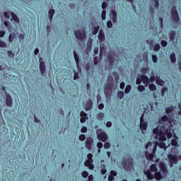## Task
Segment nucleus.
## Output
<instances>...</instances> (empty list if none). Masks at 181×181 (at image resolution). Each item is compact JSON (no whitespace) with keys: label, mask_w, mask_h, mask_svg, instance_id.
I'll return each instance as SVG.
<instances>
[{"label":"nucleus","mask_w":181,"mask_h":181,"mask_svg":"<svg viewBox=\"0 0 181 181\" xmlns=\"http://www.w3.org/2000/svg\"><path fill=\"white\" fill-rule=\"evenodd\" d=\"M170 123L169 122V117L166 115L163 116L161 119L159 120L158 126L153 130V133L156 135L154 138L157 141H156V144L153 145L152 153H149L148 151L145 152L146 159L148 160L153 159L155 153H156L157 146H159V148L165 151L168 149L165 141L167 139L166 136L168 139L172 138V132H170Z\"/></svg>","instance_id":"nucleus-1"},{"label":"nucleus","mask_w":181,"mask_h":181,"mask_svg":"<svg viewBox=\"0 0 181 181\" xmlns=\"http://www.w3.org/2000/svg\"><path fill=\"white\" fill-rule=\"evenodd\" d=\"M160 169L161 172H158V168H156V164H152L150 167V170L148 171H144L145 175H146L148 180H152V179H156V180H160L163 177L168 176V168H166V164L165 163H160Z\"/></svg>","instance_id":"nucleus-2"},{"label":"nucleus","mask_w":181,"mask_h":181,"mask_svg":"<svg viewBox=\"0 0 181 181\" xmlns=\"http://www.w3.org/2000/svg\"><path fill=\"white\" fill-rule=\"evenodd\" d=\"M122 165L124 170L131 171L134 169V159L126 158L122 161Z\"/></svg>","instance_id":"nucleus-3"},{"label":"nucleus","mask_w":181,"mask_h":181,"mask_svg":"<svg viewBox=\"0 0 181 181\" xmlns=\"http://www.w3.org/2000/svg\"><path fill=\"white\" fill-rule=\"evenodd\" d=\"M168 156L170 162V168H173V165H176L179 162V158L176 154H168Z\"/></svg>","instance_id":"nucleus-4"},{"label":"nucleus","mask_w":181,"mask_h":181,"mask_svg":"<svg viewBox=\"0 0 181 181\" xmlns=\"http://www.w3.org/2000/svg\"><path fill=\"white\" fill-rule=\"evenodd\" d=\"M75 36L78 40L83 42L86 39V30H77L75 31Z\"/></svg>","instance_id":"nucleus-5"},{"label":"nucleus","mask_w":181,"mask_h":181,"mask_svg":"<svg viewBox=\"0 0 181 181\" xmlns=\"http://www.w3.org/2000/svg\"><path fill=\"white\" fill-rule=\"evenodd\" d=\"M171 13H172V19L173 22H175V23H177V22H179V13L177 12L176 7H173L172 8Z\"/></svg>","instance_id":"nucleus-6"},{"label":"nucleus","mask_w":181,"mask_h":181,"mask_svg":"<svg viewBox=\"0 0 181 181\" xmlns=\"http://www.w3.org/2000/svg\"><path fill=\"white\" fill-rule=\"evenodd\" d=\"M110 83L107 85V88L105 89V93L107 94V89L108 88L111 91L114 88V78L112 76H108L107 78Z\"/></svg>","instance_id":"nucleus-7"},{"label":"nucleus","mask_w":181,"mask_h":181,"mask_svg":"<svg viewBox=\"0 0 181 181\" xmlns=\"http://www.w3.org/2000/svg\"><path fill=\"white\" fill-rule=\"evenodd\" d=\"M116 57H117V55L112 51H110L108 52V59H109L110 66H113L114 62H115Z\"/></svg>","instance_id":"nucleus-8"},{"label":"nucleus","mask_w":181,"mask_h":181,"mask_svg":"<svg viewBox=\"0 0 181 181\" xmlns=\"http://www.w3.org/2000/svg\"><path fill=\"white\" fill-rule=\"evenodd\" d=\"M144 118H145V114H143L140 118V128L141 129L145 131V129H146V127H148V124L146 122H145Z\"/></svg>","instance_id":"nucleus-9"},{"label":"nucleus","mask_w":181,"mask_h":181,"mask_svg":"<svg viewBox=\"0 0 181 181\" xmlns=\"http://www.w3.org/2000/svg\"><path fill=\"white\" fill-rule=\"evenodd\" d=\"M74 56L75 59V62L76 63V67L79 71H81V68L80 67V57H78V54H77V52H76L75 50H74Z\"/></svg>","instance_id":"nucleus-10"},{"label":"nucleus","mask_w":181,"mask_h":181,"mask_svg":"<svg viewBox=\"0 0 181 181\" xmlns=\"http://www.w3.org/2000/svg\"><path fill=\"white\" fill-rule=\"evenodd\" d=\"M40 69L42 74L46 73V65L45 62H43V58H40Z\"/></svg>","instance_id":"nucleus-11"},{"label":"nucleus","mask_w":181,"mask_h":181,"mask_svg":"<svg viewBox=\"0 0 181 181\" xmlns=\"http://www.w3.org/2000/svg\"><path fill=\"white\" fill-rule=\"evenodd\" d=\"M98 138L99 141H102V142H105L107 139H108V135L107 134L102 132L98 134Z\"/></svg>","instance_id":"nucleus-12"},{"label":"nucleus","mask_w":181,"mask_h":181,"mask_svg":"<svg viewBox=\"0 0 181 181\" xmlns=\"http://www.w3.org/2000/svg\"><path fill=\"white\" fill-rule=\"evenodd\" d=\"M84 165L91 170V153L88 154V160L85 161Z\"/></svg>","instance_id":"nucleus-13"},{"label":"nucleus","mask_w":181,"mask_h":181,"mask_svg":"<svg viewBox=\"0 0 181 181\" xmlns=\"http://www.w3.org/2000/svg\"><path fill=\"white\" fill-rule=\"evenodd\" d=\"M141 81L145 84L146 87H148V85L149 83H151L149 78L145 75H141Z\"/></svg>","instance_id":"nucleus-14"},{"label":"nucleus","mask_w":181,"mask_h":181,"mask_svg":"<svg viewBox=\"0 0 181 181\" xmlns=\"http://www.w3.org/2000/svg\"><path fill=\"white\" fill-rule=\"evenodd\" d=\"M6 104L7 107H11L12 106V97L9 95V94L6 95Z\"/></svg>","instance_id":"nucleus-15"},{"label":"nucleus","mask_w":181,"mask_h":181,"mask_svg":"<svg viewBox=\"0 0 181 181\" xmlns=\"http://www.w3.org/2000/svg\"><path fill=\"white\" fill-rule=\"evenodd\" d=\"M98 39L100 42H104L105 40V34H104V30H100L98 35Z\"/></svg>","instance_id":"nucleus-16"},{"label":"nucleus","mask_w":181,"mask_h":181,"mask_svg":"<svg viewBox=\"0 0 181 181\" xmlns=\"http://www.w3.org/2000/svg\"><path fill=\"white\" fill-rule=\"evenodd\" d=\"M86 119H88L87 113H86L85 112H81V124H84V122H86Z\"/></svg>","instance_id":"nucleus-17"},{"label":"nucleus","mask_w":181,"mask_h":181,"mask_svg":"<svg viewBox=\"0 0 181 181\" xmlns=\"http://www.w3.org/2000/svg\"><path fill=\"white\" fill-rule=\"evenodd\" d=\"M11 21H14V22H16V23H19V18H18V16H16V14H15V13L11 12Z\"/></svg>","instance_id":"nucleus-18"},{"label":"nucleus","mask_w":181,"mask_h":181,"mask_svg":"<svg viewBox=\"0 0 181 181\" xmlns=\"http://www.w3.org/2000/svg\"><path fill=\"white\" fill-rule=\"evenodd\" d=\"M88 52H91V37L88 40V47L86 49V52L88 54Z\"/></svg>","instance_id":"nucleus-19"},{"label":"nucleus","mask_w":181,"mask_h":181,"mask_svg":"<svg viewBox=\"0 0 181 181\" xmlns=\"http://www.w3.org/2000/svg\"><path fill=\"white\" fill-rule=\"evenodd\" d=\"M114 176H117V172L112 170L110 172V175H109V177H108V180L109 181L114 180Z\"/></svg>","instance_id":"nucleus-20"},{"label":"nucleus","mask_w":181,"mask_h":181,"mask_svg":"<svg viewBox=\"0 0 181 181\" xmlns=\"http://www.w3.org/2000/svg\"><path fill=\"white\" fill-rule=\"evenodd\" d=\"M86 146L87 149H91V137H88L86 140Z\"/></svg>","instance_id":"nucleus-21"},{"label":"nucleus","mask_w":181,"mask_h":181,"mask_svg":"<svg viewBox=\"0 0 181 181\" xmlns=\"http://www.w3.org/2000/svg\"><path fill=\"white\" fill-rule=\"evenodd\" d=\"M54 15V9L52 8L49 11V18L50 22H52Z\"/></svg>","instance_id":"nucleus-22"},{"label":"nucleus","mask_w":181,"mask_h":181,"mask_svg":"<svg viewBox=\"0 0 181 181\" xmlns=\"http://www.w3.org/2000/svg\"><path fill=\"white\" fill-rule=\"evenodd\" d=\"M175 36H176V33H175V31H171L170 33V40H171V42H173V40H175Z\"/></svg>","instance_id":"nucleus-23"},{"label":"nucleus","mask_w":181,"mask_h":181,"mask_svg":"<svg viewBox=\"0 0 181 181\" xmlns=\"http://www.w3.org/2000/svg\"><path fill=\"white\" fill-rule=\"evenodd\" d=\"M171 145H173V146H175L176 148H178L179 143L177 142V140L176 139H173L171 141Z\"/></svg>","instance_id":"nucleus-24"},{"label":"nucleus","mask_w":181,"mask_h":181,"mask_svg":"<svg viewBox=\"0 0 181 181\" xmlns=\"http://www.w3.org/2000/svg\"><path fill=\"white\" fill-rule=\"evenodd\" d=\"M98 30H100V26L97 25L96 27H94L92 30L93 35H97Z\"/></svg>","instance_id":"nucleus-25"},{"label":"nucleus","mask_w":181,"mask_h":181,"mask_svg":"<svg viewBox=\"0 0 181 181\" xmlns=\"http://www.w3.org/2000/svg\"><path fill=\"white\" fill-rule=\"evenodd\" d=\"M170 59L172 62V63H175L176 62V54L175 53H173L170 54Z\"/></svg>","instance_id":"nucleus-26"},{"label":"nucleus","mask_w":181,"mask_h":181,"mask_svg":"<svg viewBox=\"0 0 181 181\" xmlns=\"http://www.w3.org/2000/svg\"><path fill=\"white\" fill-rule=\"evenodd\" d=\"M132 89V86H131V85H127L124 90L125 94H128L129 93H130Z\"/></svg>","instance_id":"nucleus-27"},{"label":"nucleus","mask_w":181,"mask_h":181,"mask_svg":"<svg viewBox=\"0 0 181 181\" xmlns=\"http://www.w3.org/2000/svg\"><path fill=\"white\" fill-rule=\"evenodd\" d=\"M112 15L113 16V22L115 23V22H117V12L115 11H112Z\"/></svg>","instance_id":"nucleus-28"},{"label":"nucleus","mask_w":181,"mask_h":181,"mask_svg":"<svg viewBox=\"0 0 181 181\" xmlns=\"http://www.w3.org/2000/svg\"><path fill=\"white\" fill-rule=\"evenodd\" d=\"M148 87L151 91H155L156 90V86H155L153 83L150 84Z\"/></svg>","instance_id":"nucleus-29"},{"label":"nucleus","mask_w":181,"mask_h":181,"mask_svg":"<svg viewBox=\"0 0 181 181\" xmlns=\"http://www.w3.org/2000/svg\"><path fill=\"white\" fill-rule=\"evenodd\" d=\"M97 147L98 148V153H100L101 152L100 149H101V148H103V143L98 142L97 144Z\"/></svg>","instance_id":"nucleus-30"},{"label":"nucleus","mask_w":181,"mask_h":181,"mask_svg":"<svg viewBox=\"0 0 181 181\" xmlns=\"http://www.w3.org/2000/svg\"><path fill=\"white\" fill-rule=\"evenodd\" d=\"M88 107H86V111H88V110H91V99L88 100Z\"/></svg>","instance_id":"nucleus-31"},{"label":"nucleus","mask_w":181,"mask_h":181,"mask_svg":"<svg viewBox=\"0 0 181 181\" xmlns=\"http://www.w3.org/2000/svg\"><path fill=\"white\" fill-rule=\"evenodd\" d=\"M15 39V34H10L8 40L10 42H13V40Z\"/></svg>","instance_id":"nucleus-32"},{"label":"nucleus","mask_w":181,"mask_h":181,"mask_svg":"<svg viewBox=\"0 0 181 181\" xmlns=\"http://www.w3.org/2000/svg\"><path fill=\"white\" fill-rule=\"evenodd\" d=\"M82 177H84L85 179H87L90 175H88V173L87 171H83L82 173Z\"/></svg>","instance_id":"nucleus-33"},{"label":"nucleus","mask_w":181,"mask_h":181,"mask_svg":"<svg viewBox=\"0 0 181 181\" xmlns=\"http://www.w3.org/2000/svg\"><path fill=\"white\" fill-rule=\"evenodd\" d=\"M172 111H173V107H167L165 109V112L167 114H170V112H172Z\"/></svg>","instance_id":"nucleus-34"},{"label":"nucleus","mask_w":181,"mask_h":181,"mask_svg":"<svg viewBox=\"0 0 181 181\" xmlns=\"http://www.w3.org/2000/svg\"><path fill=\"white\" fill-rule=\"evenodd\" d=\"M168 92V88L164 87L161 90V95L163 97L165 95V93Z\"/></svg>","instance_id":"nucleus-35"},{"label":"nucleus","mask_w":181,"mask_h":181,"mask_svg":"<svg viewBox=\"0 0 181 181\" xmlns=\"http://www.w3.org/2000/svg\"><path fill=\"white\" fill-rule=\"evenodd\" d=\"M138 90L139 91H140L141 93H142V91H144L145 90V86H142V85H139L138 86Z\"/></svg>","instance_id":"nucleus-36"},{"label":"nucleus","mask_w":181,"mask_h":181,"mask_svg":"<svg viewBox=\"0 0 181 181\" xmlns=\"http://www.w3.org/2000/svg\"><path fill=\"white\" fill-rule=\"evenodd\" d=\"M105 15H107V11L105 10H103L102 11V15H101V18L103 21L105 20Z\"/></svg>","instance_id":"nucleus-37"},{"label":"nucleus","mask_w":181,"mask_h":181,"mask_svg":"<svg viewBox=\"0 0 181 181\" xmlns=\"http://www.w3.org/2000/svg\"><path fill=\"white\" fill-rule=\"evenodd\" d=\"M7 54L8 56V57H15V54H13V52H12V51L8 50L7 52Z\"/></svg>","instance_id":"nucleus-38"},{"label":"nucleus","mask_w":181,"mask_h":181,"mask_svg":"<svg viewBox=\"0 0 181 181\" xmlns=\"http://www.w3.org/2000/svg\"><path fill=\"white\" fill-rule=\"evenodd\" d=\"M117 97H118V98H119L120 100L122 99V98L124 97V92L119 91V92L117 93Z\"/></svg>","instance_id":"nucleus-39"},{"label":"nucleus","mask_w":181,"mask_h":181,"mask_svg":"<svg viewBox=\"0 0 181 181\" xmlns=\"http://www.w3.org/2000/svg\"><path fill=\"white\" fill-rule=\"evenodd\" d=\"M160 49V45L159 44H156L154 46V52H158Z\"/></svg>","instance_id":"nucleus-40"},{"label":"nucleus","mask_w":181,"mask_h":181,"mask_svg":"<svg viewBox=\"0 0 181 181\" xmlns=\"http://www.w3.org/2000/svg\"><path fill=\"white\" fill-rule=\"evenodd\" d=\"M156 83H157V84H159V86H163L165 82H163V81H162L159 78H156Z\"/></svg>","instance_id":"nucleus-41"},{"label":"nucleus","mask_w":181,"mask_h":181,"mask_svg":"<svg viewBox=\"0 0 181 181\" xmlns=\"http://www.w3.org/2000/svg\"><path fill=\"white\" fill-rule=\"evenodd\" d=\"M136 84L139 85L141 84V83H142V78H141V76H138L137 77V79H136Z\"/></svg>","instance_id":"nucleus-42"},{"label":"nucleus","mask_w":181,"mask_h":181,"mask_svg":"<svg viewBox=\"0 0 181 181\" xmlns=\"http://www.w3.org/2000/svg\"><path fill=\"white\" fill-rule=\"evenodd\" d=\"M74 71V80H77V78H80V76H78V73L76 72V71Z\"/></svg>","instance_id":"nucleus-43"},{"label":"nucleus","mask_w":181,"mask_h":181,"mask_svg":"<svg viewBox=\"0 0 181 181\" xmlns=\"http://www.w3.org/2000/svg\"><path fill=\"white\" fill-rule=\"evenodd\" d=\"M151 149L152 148V142L149 141L146 145V149Z\"/></svg>","instance_id":"nucleus-44"},{"label":"nucleus","mask_w":181,"mask_h":181,"mask_svg":"<svg viewBox=\"0 0 181 181\" xmlns=\"http://www.w3.org/2000/svg\"><path fill=\"white\" fill-rule=\"evenodd\" d=\"M152 59H153V63H157L158 62V57L156 55H153Z\"/></svg>","instance_id":"nucleus-45"},{"label":"nucleus","mask_w":181,"mask_h":181,"mask_svg":"<svg viewBox=\"0 0 181 181\" xmlns=\"http://www.w3.org/2000/svg\"><path fill=\"white\" fill-rule=\"evenodd\" d=\"M141 72L143 73V74H146V73H148V68H142Z\"/></svg>","instance_id":"nucleus-46"},{"label":"nucleus","mask_w":181,"mask_h":181,"mask_svg":"<svg viewBox=\"0 0 181 181\" xmlns=\"http://www.w3.org/2000/svg\"><path fill=\"white\" fill-rule=\"evenodd\" d=\"M103 53H104V48H103V45H100V57H103Z\"/></svg>","instance_id":"nucleus-47"},{"label":"nucleus","mask_w":181,"mask_h":181,"mask_svg":"<svg viewBox=\"0 0 181 181\" xmlns=\"http://www.w3.org/2000/svg\"><path fill=\"white\" fill-rule=\"evenodd\" d=\"M110 146H111V145L110 144V142L105 143V145H104L105 149H108Z\"/></svg>","instance_id":"nucleus-48"},{"label":"nucleus","mask_w":181,"mask_h":181,"mask_svg":"<svg viewBox=\"0 0 181 181\" xmlns=\"http://www.w3.org/2000/svg\"><path fill=\"white\" fill-rule=\"evenodd\" d=\"M155 4L154 6L155 8H159V0H154Z\"/></svg>","instance_id":"nucleus-49"},{"label":"nucleus","mask_w":181,"mask_h":181,"mask_svg":"<svg viewBox=\"0 0 181 181\" xmlns=\"http://www.w3.org/2000/svg\"><path fill=\"white\" fill-rule=\"evenodd\" d=\"M161 45L163 46V47H166V46H168V42H166L165 40H162Z\"/></svg>","instance_id":"nucleus-50"},{"label":"nucleus","mask_w":181,"mask_h":181,"mask_svg":"<svg viewBox=\"0 0 181 181\" xmlns=\"http://www.w3.org/2000/svg\"><path fill=\"white\" fill-rule=\"evenodd\" d=\"M0 47H6V44L5 42L0 40Z\"/></svg>","instance_id":"nucleus-51"},{"label":"nucleus","mask_w":181,"mask_h":181,"mask_svg":"<svg viewBox=\"0 0 181 181\" xmlns=\"http://www.w3.org/2000/svg\"><path fill=\"white\" fill-rule=\"evenodd\" d=\"M79 139H80L81 141H85V140H86V135H84V134H81V135L79 136Z\"/></svg>","instance_id":"nucleus-52"},{"label":"nucleus","mask_w":181,"mask_h":181,"mask_svg":"<svg viewBox=\"0 0 181 181\" xmlns=\"http://www.w3.org/2000/svg\"><path fill=\"white\" fill-rule=\"evenodd\" d=\"M107 6H108V4H107V2L104 1V2L102 4V8H103V9H105V8H107Z\"/></svg>","instance_id":"nucleus-53"},{"label":"nucleus","mask_w":181,"mask_h":181,"mask_svg":"<svg viewBox=\"0 0 181 181\" xmlns=\"http://www.w3.org/2000/svg\"><path fill=\"white\" fill-rule=\"evenodd\" d=\"M113 76L115 78V80H119V77L118 76V74H117V72H113Z\"/></svg>","instance_id":"nucleus-54"},{"label":"nucleus","mask_w":181,"mask_h":181,"mask_svg":"<svg viewBox=\"0 0 181 181\" xmlns=\"http://www.w3.org/2000/svg\"><path fill=\"white\" fill-rule=\"evenodd\" d=\"M98 119H103V118H104V113H100L98 115Z\"/></svg>","instance_id":"nucleus-55"},{"label":"nucleus","mask_w":181,"mask_h":181,"mask_svg":"<svg viewBox=\"0 0 181 181\" xmlns=\"http://www.w3.org/2000/svg\"><path fill=\"white\" fill-rule=\"evenodd\" d=\"M81 132H83V134L87 132V127H83L81 129Z\"/></svg>","instance_id":"nucleus-56"},{"label":"nucleus","mask_w":181,"mask_h":181,"mask_svg":"<svg viewBox=\"0 0 181 181\" xmlns=\"http://www.w3.org/2000/svg\"><path fill=\"white\" fill-rule=\"evenodd\" d=\"M18 39L20 40H25V35L23 34H21L19 36H18Z\"/></svg>","instance_id":"nucleus-57"},{"label":"nucleus","mask_w":181,"mask_h":181,"mask_svg":"<svg viewBox=\"0 0 181 181\" xmlns=\"http://www.w3.org/2000/svg\"><path fill=\"white\" fill-rule=\"evenodd\" d=\"M107 28H112V22L107 21Z\"/></svg>","instance_id":"nucleus-58"},{"label":"nucleus","mask_w":181,"mask_h":181,"mask_svg":"<svg viewBox=\"0 0 181 181\" xmlns=\"http://www.w3.org/2000/svg\"><path fill=\"white\" fill-rule=\"evenodd\" d=\"M4 16H5V18H6L7 19H9V13L5 11L4 13Z\"/></svg>","instance_id":"nucleus-59"},{"label":"nucleus","mask_w":181,"mask_h":181,"mask_svg":"<svg viewBox=\"0 0 181 181\" xmlns=\"http://www.w3.org/2000/svg\"><path fill=\"white\" fill-rule=\"evenodd\" d=\"M120 88H121L122 90H124V88H125V83L122 82V83H120Z\"/></svg>","instance_id":"nucleus-60"},{"label":"nucleus","mask_w":181,"mask_h":181,"mask_svg":"<svg viewBox=\"0 0 181 181\" xmlns=\"http://www.w3.org/2000/svg\"><path fill=\"white\" fill-rule=\"evenodd\" d=\"M94 63L95 65L98 64V57H94Z\"/></svg>","instance_id":"nucleus-61"},{"label":"nucleus","mask_w":181,"mask_h":181,"mask_svg":"<svg viewBox=\"0 0 181 181\" xmlns=\"http://www.w3.org/2000/svg\"><path fill=\"white\" fill-rule=\"evenodd\" d=\"M105 173H107V169L103 168V169L101 170V174H102V175H105Z\"/></svg>","instance_id":"nucleus-62"},{"label":"nucleus","mask_w":181,"mask_h":181,"mask_svg":"<svg viewBox=\"0 0 181 181\" xmlns=\"http://www.w3.org/2000/svg\"><path fill=\"white\" fill-rule=\"evenodd\" d=\"M112 125V123H111V122H107V124H106V127L107 128L111 127Z\"/></svg>","instance_id":"nucleus-63"},{"label":"nucleus","mask_w":181,"mask_h":181,"mask_svg":"<svg viewBox=\"0 0 181 181\" xmlns=\"http://www.w3.org/2000/svg\"><path fill=\"white\" fill-rule=\"evenodd\" d=\"M5 36V31H0V37H4Z\"/></svg>","instance_id":"nucleus-64"}]
</instances>
